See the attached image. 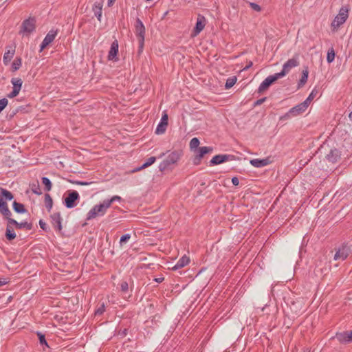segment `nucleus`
I'll use <instances>...</instances> for the list:
<instances>
[{
    "instance_id": "b1692460",
    "label": "nucleus",
    "mask_w": 352,
    "mask_h": 352,
    "mask_svg": "<svg viewBox=\"0 0 352 352\" xmlns=\"http://www.w3.org/2000/svg\"><path fill=\"white\" fill-rule=\"evenodd\" d=\"M12 208L14 212L19 214H23L27 212V210L25 206L21 203L17 202L16 201H14L12 203Z\"/></svg>"
},
{
    "instance_id": "5701e85b",
    "label": "nucleus",
    "mask_w": 352,
    "mask_h": 352,
    "mask_svg": "<svg viewBox=\"0 0 352 352\" xmlns=\"http://www.w3.org/2000/svg\"><path fill=\"white\" fill-rule=\"evenodd\" d=\"M15 50L10 47L8 49L3 55V61L6 65H7L14 56Z\"/></svg>"
},
{
    "instance_id": "bf43d9fd",
    "label": "nucleus",
    "mask_w": 352,
    "mask_h": 352,
    "mask_svg": "<svg viewBox=\"0 0 352 352\" xmlns=\"http://www.w3.org/2000/svg\"><path fill=\"white\" fill-rule=\"evenodd\" d=\"M144 168H142V165L141 166H139V167H138V168H136L133 169V170H132V173H135V172L140 171V170H142V169H144Z\"/></svg>"
},
{
    "instance_id": "a878e982",
    "label": "nucleus",
    "mask_w": 352,
    "mask_h": 352,
    "mask_svg": "<svg viewBox=\"0 0 352 352\" xmlns=\"http://www.w3.org/2000/svg\"><path fill=\"white\" fill-rule=\"evenodd\" d=\"M334 338H336L341 344H347V331L336 333Z\"/></svg>"
},
{
    "instance_id": "a18cd8bd",
    "label": "nucleus",
    "mask_w": 352,
    "mask_h": 352,
    "mask_svg": "<svg viewBox=\"0 0 352 352\" xmlns=\"http://www.w3.org/2000/svg\"><path fill=\"white\" fill-rule=\"evenodd\" d=\"M19 91L12 88V91L8 94V97L9 98H13L16 97L19 94Z\"/></svg>"
},
{
    "instance_id": "f8f14e48",
    "label": "nucleus",
    "mask_w": 352,
    "mask_h": 352,
    "mask_svg": "<svg viewBox=\"0 0 352 352\" xmlns=\"http://www.w3.org/2000/svg\"><path fill=\"white\" fill-rule=\"evenodd\" d=\"M280 78L276 73L274 75L267 76L259 85L258 93L262 94L267 90L274 82Z\"/></svg>"
},
{
    "instance_id": "a19ab883",
    "label": "nucleus",
    "mask_w": 352,
    "mask_h": 352,
    "mask_svg": "<svg viewBox=\"0 0 352 352\" xmlns=\"http://www.w3.org/2000/svg\"><path fill=\"white\" fill-rule=\"evenodd\" d=\"M131 238L130 234H125L122 235L120 239V243L122 245L123 243H126Z\"/></svg>"
},
{
    "instance_id": "f3484780",
    "label": "nucleus",
    "mask_w": 352,
    "mask_h": 352,
    "mask_svg": "<svg viewBox=\"0 0 352 352\" xmlns=\"http://www.w3.org/2000/svg\"><path fill=\"white\" fill-rule=\"evenodd\" d=\"M206 25V19L204 16L199 14L196 25L194 28L193 32L195 35L199 34Z\"/></svg>"
},
{
    "instance_id": "de8ad7c7",
    "label": "nucleus",
    "mask_w": 352,
    "mask_h": 352,
    "mask_svg": "<svg viewBox=\"0 0 352 352\" xmlns=\"http://www.w3.org/2000/svg\"><path fill=\"white\" fill-rule=\"evenodd\" d=\"M39 226L42 230H43L44 231H47V224L42 219L39 221Z\"/></svg>"
},
{
    "instance_id": "c756f323",
    "label": "nucleus",
    "mask_w": 352,
    "mask_h": 352,
    "mask_svg": "<svg viewBox=\"0 0 352 352\" xmlns=\"http://www.w3.org/2000/svg\"><path fill=\"white\" fill-rule=\"evenodd\" d=\"M44 201H45V206L46 208L47 209V211L50 212V210L52 208V206H53V199L48 193H46L45 195Z\"/></svg>"
},
{
    "instance_id": "20e7f679",
    "label": "nucleus",
    "mask_w": 352,
    "mask_h": 352,
    "mask_svg": "<svg viewBox=\"0 0 352 352\" xmlns=\"http://www.w3.org/2000/svg\"><path fill=\"white\" fill-rule=\"evenodd\" d=\"M135 29L139 44L138 53L140 54L142 52L144 45L145 27L139 18L136 19Z\"/></svg>"
},
{
    "instance_id": "412c9836",
    "label": "nucleus",
    "mask_w": 352,
    "mask_h": 352,
    "mask_svg": "<svg viewBox=\"0 0 352 352\" xmlns=\"http://www.w3.org/2000/svg\"><path fill=\"white\" fill-rule=\"evenodd\" d=\"M190 262V258L184 255L179 259L177 263L172 267L173 270H177L187 265Z\"/></svg>"
},
{
    "instance_id": "c85d7f7f",
    "label": "nucleus",
    "mask_w": 352,
    "mask_h": 352,
    "mask_svg": "<svg viewBox=\"0 0 352 352\" xmlns=\"http://www.w3.org/2000/svg\"><path fill=\"white\" fill-rule=\"evenodd\" d=\"M11 82L13 85L12 88L20 91L23 85L22 80L19 78H12L11 80Z\"/></svg>"
},
{
    "instance_id": "79ce46f5",
    "label": "nucleus",
    "mask_w": 352,
    "mask_h": 352,
    "mask_svg": "<svg viewBox=\"0 0 352 352\" xmlns=\"http://www.w3.org/2000/svg\"><path fill=\"white\" fill-rule=\"evenodd\" d=\"M8 103V101L6 98H2L0 100V113L6 108Z\"/></svg>"
},
{
    "instance_id": "393cba45",
    "label": "nucleus",
    "mask_w": 352,
    "mask_h": 352,
    "mask_svg": "<svg viewBox=\"0 0 352 352\" xmlns=\"http://www.w3.org/2000/svg\"><path fill=\"white\" fill-rule=\"evenodd\" d=\"M102 9V3L101 2L96 3L94 5L93 8H92L95 16L97 17V19L99 21H101Z\"/></svg>"
},
{
    "instance_id": "39448f33",
    "label": "nucleus",
    "mask_w": 352,
    "mask_h": 352,
    "mask_svg": "<svg viewBox=\"0 0 352 352\" xmlns=\"http://www.w3.org/2000/svg\"><path fill=\"white\" fill-rule=\"evenodd\" d=\"M349 16V8L347 7H342L338 15L335 17L331 23L333 30L338 29L340 25L344 24Z\"/></svg>"
},
{
    "instance_id": "052dcab7",
    "label": "nucleus",
    "mask_w": 352,
    "mask_h": 352,
    "mask_svg": "<svg viewBox=\"0 0 352 352\" xmlns=\"http://www.w3.org/2000/svg\"><path fill=\"white\" fill-rule=\"evenodd\" d=\"M85 25H86V22L85 23H82L80 25V28L82 29V31L85 30Z\"/></svg>"
},
{
    "instance_id": "f03ea898",
    "label": "nucleus",
    "mask_w": 352,
    "mask_h": 352,
    "mask_svg": "<svg viewBox=\"0 0 352 352\" xmlns=\"http://www.w3.org/2000/svg\"><path fill=\"white\" fill-rule=\"evenodd\" d=\"M183 155L182 150H175L172 151L166 158L159 165L160 171L164 172L168 169H173V166L176 165Z\"/></svg>"
},
{
    "instance_id": "338daca9",
    "label": "nucleus",
    "mask_w": 352,
    "mask_h": 352,
    "mask_svg": "<svg viewBox=\"0 0 352 352\" xmlns=\"http://www.w3.org/2000/svg\"><path fill=\"white\" fill-rule=\"evenodd\" d=\"M82 185H88V182H82L80 183Z\"/></svg>"
},
{
    "instance_id": "3c124183",
    "label": "nucleus",
    "mask_w": 352,
    "mask_h": 352,
    "mask_svg": "<svg viewBox=\"0 0 352 352\" xmlns=\"http://www.w3.org/2000/svg\"><path fill=\"white\" fill-rule=\"evenodd\" d=\"M232 183L234 186H238L239 184V180L238 179V177H233L232 178Z\"/></svg>"
},
{
    "instance_id": "13d9d810",
    "label": "nucleus",
    "mask_w": 352,
    "mask_h": 352,
    "mask_svg": "<svg viewBox=\"0 0 352 352\" xmlns=\"http://www.w3.org/2000/svg\"><path fill=\"white\" fill-rule=\"evenodd\" d=\"M253 63L252 61H250L248 64L244 67L243 70H247L252 66Z\"/></svg>"
},
{
    "instance_id": "f257e3e1",
    "label": "nucleus",
    "mask_w": 352,
    "mask_h": 352,
    "mask_svg": "<svg viewBox=\"0 0 352 352\" xmlns=\"http://www.w3.org/2000/svg\"><path fill=\"white\" fill-rule=\"evenodd\" d=\"M14 199L13 194L6 188H0V214L3 216L4 220L7 221L5 236L9 241L16 238L14 232V224L10 223L11 219L12 212L8 208L7 201H11Z\"/></svg>"
},
{
    "instance_id": "c03bdc74",
    "label": "nucleus",
    "mask_w": 352,
    "mask_h": 352,
    "mask_svg": "<svg viewBox=\"0 0 352 352\" xmlns=\"http://www.w3.org/2000/svg\"><path fill=\"white\" fill-rule=\"evenodd\" d=\"M121 290L124 292H126L129 289V284L126 281H123L120 284Z\"/></svg>"
},
{
    "instance_id": "6e6d98bb",
    "label": "nucleus",
    "mask_w": 352,
    "mask_h": 352,
    "mask_svg": "<svg viewBox=\"0 0 352 352\" xmlns=\"http://www.w3.org/2000/svg\"><path fill=\"white\" fill-rule=\"evenodd\" d=\"M8 281L5 278H0V287L5 285Z\"/></svg>"
},
{
    "instance_id": "e2e57ef3",
    "label": "nucleus",
    "mask_w": 352,
    "mask_h": 352,
    "mask_svg": "<svg viewBox=\"0 0 352 352\" xmlns=\"http://www.w3.org/2000/svg\"><path fill=\"white\" fill-rule=\"evenodd\" d=\"M349 118L350 120L352 122V111L349 113Z\"/></svg>"
},
{
    "instance_id": "603ef678",
    "label": "nucleus",
    "mask_w": 352,
    "mask_h": 352,
    "mask_svg": "<svg viewBox=\"0 0 352 352\" xmlns=\"http://www.w3.org/2000/svg\"><path fill=\"white\" fill-rule=\"evenodd\" d=\"M49 44L47 43H45V41L43 40L40 45V52L43 51Z\"/></svg>"
},
{
    "instance_id": "aec40b11",
    "label": "nucleus",
    "mask_w": 352,
    "mask_h": 352,
    "mask_svg": "<svg viewBox=\"0 0 352 352\" xmlns=\"http://www.w3.org/2000/svg\"><path fill=\"white\" fill-rule=\"evenodd\" d=\"M307 109V107L305 106V103L301 102L290 109L289 113H292V116H296L305 112Z\"/></svg>"
},
{
    "instance_id": "bb28decb",
    "label": "nucleus",
    "mask_w": 352,
    "mask_h": 352,
    "mask_svg": "<svg viewBox=\"0 0 352 352\" xmlns=\"http://www.w3.org/2000/svg\"><path fill=\"white\" fill-rule=\"evenodd\" d=\"M57 35V30H51L44 38L45 43H47L49 45L54 40Z\"/></svg>"
},
{
    "instance_id": "2eb2a0df",
    "label": "nucleus",
    "mask_w": 352,
    "mask_h": 352,
    "mask_svg": "<svg viewBox=\"0 0 352 352\" xmlns=\"http://www.w3.org/2000/svg\"><path fill=\"white\" fill-rule=\"evenodd\" d=\"M52 224L55 230L61 231L62 230V218L60 212H54L51 216Z\"/></svg>"
},
{
    "instance_id": "58836bf2",
    "label": "nucleus",
    "mask_w": 352,
    "mask_h": 352,
    "mask_svg": "<svg viewBox=\"0 0 352 352\" xmlns=\"http://www.w3.org/2000/svg\"><path fill=\"white\" fill-rule=\"evenodd\" d=\"M107 202L109 207L111 206V204L114 201H120L122 200V198L120 196L115 195L113 196L111 199H105Z\"/></svg>"
},
{
    "instance_id": "2f4dec72",
    "label": "nucleus",
    "mask_w": 352,
    "mask_h": 352,
    "mask_svg": "<svg viewBox=\"0 0 352 352\" xmlns=\"http://www.w3.org/2000/svg\"><path fill=\"white\" fill-rule=\"evenodd\" d=\"M21 63H22L21 58L16 57L12 64L11 70L12 72L17 71L21 66Z\"/></svg>"
},
{
    "instance_id": "dca6fc26",
    "label": "nucleus",
    "mask_w": 352,
    "mask_h": 352,
    "mask_svg": "<svg viewBox=\"0 0 352 352\" xmlns=\"http://www.w3.org/2000/svg\"><path fill=\"white\" fill-rule=\"evenodd\" d=\"M167 125L168 115L166 113H164L161 118L160 122L158 124L155 129V133L157 135L164 133L166 131Z\"/></svg>"
},
{
    "instance_id": "0e129e2a",
    "label": "nucleus",
    "mask_w": 352,
    "mask_h": 352,
    "mask_svg": "<svg viewBox=\"0 0 352 352\" xmlns=\"http://www.w3.org/2000/svg\"><path fill=\"white\" fill-rule=\"evenodd\" d=\"M165 155V153H162L160 156H159V158H162V157H164Z\"/></svg>"
},
{
    "instance_id": "72a5a7b5",
    "label": "nucleus",
    "mask_w": 352,
    "mask_h": 352,
    "mask_svg": "<svg viewBox=\"0 0 352 352\" xmlns=\"http://www.w3.org/2000/svg\"><path fill=\"white\" fill-rule=\"evenodd\" d=\"M335 56H336V54H335V51H334L333 48L331 47V48L329 49V50L327 52V63H332L334 60Z\"/></svg>"
},
{
    "instance_id": "a211bd4d",
    "label": "nucleus",
    "mask_w": 352,
    "mask_h": 352,
    "mask_svg": "<svg viewBox=\"0 0 352 352\" xmlns=\"http://www.w3.org/2000/svg\"><path fill=\"white\" fill-rule=\"evenodd\" d=\"M10 224H14V228L16 229H23V228H25V229H26L28 230H30L33 228V225L30 222H28V221L18 222L14 219H13L12 217H11V219H10Z\"/></svg>"
},
{
    "instance_id": "774afa93",
    "label": "nucleus",
    "mask_w": 352,
    "mask_h": 352,
    "mask_svg": "<svg viewBox=\"0 0 352 352\" xmlns=\"http://www.w3.org/2000/svg\"><path fill=\"white\" fill-rule=\"evenodd\" d=\"M167 14H168V11H166V12L164 13L163 18H164V17H165V16H166V15H167Z\"/></svg>"
},
{
    "instance_id": "0eeeda50",
    "label": "nucleus",
    "mask_w": 352,
    "mask_h": 352,
    "mask_svg": "<svg viewBox=\"0 0 352 352\" xmlns=\"http://www.w3.org/2000/svg\"><path fill=\"white\" fill-rule=\"evenodd\" d=\"M299 65V61L298 55H296L292 58L289 59L286 63H284L282 70L276 73L280 78L284 77L288 74L290 70Z\"/></svg>"
},
{
    "instance_id": "4c0bfd02",
    "label": "nucleus",
    "mask_w": 352,
    "mask_h": 352,
    "mask_svg": "<svg viewBox=\"0 0 352 352\" xmlns=\"http://www.w3.org/2000/svg\"><path fill=\"white\" fill-rule=\"evenodd\" d=\"M156 161L155 157H150L148 158L146 162L142 164V168H147L152 165Z\"/></svg>"
},
{
    "instance_id": "680f3d73",
    "label": "nucleus",
    "mask_w": 352,
    "mask_h": 352,
    "mask_svg": "<svg viewBox=\"0 0 352 352\" xmlns=\"http://www.w3.org/2000/svg\"><path fill=\"white\" fill-rule=\"evenodd\" d=\"M115 1L116 0H108V6H111L115 2Z\"/></svg>"
},
{
    "instance_id": "7ed1b4c3",
    "label": "nucleus",
    "mask_w": 352,
    "mask_h": 352,
    "mask_svg": "<svg viewBox=\"0 0 352 352\" xmlns=\"http://www.w3.org/2000/svg\"><path fill=\"white\" fill-rule=\"evenodd\" d=\"M80 196L78 192L74 190H69L64 194L63 203L67 208H74L77 205Z\"/></svg>"
},
{
    "instance_id": "69168bd1",
    "label": "nucleus",
    "mask_w": 352,
    "mask_h": 352,
    "mask_svg": "<svg viewBox=\"0 0 352 352\" xmlns=\"http://www.w3.org/2000/svg\"><path fill=\"white\" fill-rule=\"evenodd\" d=\"M19 107H21V108H19V111H22L23 110L25 109V108L22 106H20Z\"/></svg>"
},
{
    "instance_id": "ea45409f",
    "label": "nucleus",
    "mask_w": 352,
    "mask_h": 352,
    "mask_svg": "<svg viewBox=\"0 0 352 352\" xmlns=\"http://www.w3.org/2000/svg\"><path fill=\"white\" fill-rule=\"evenodd\" d=\"M19 108L20 107H15L14 109H11L10 110V111L8 112L7 116H8L10 118V119H11L16 114V113H18L19 111Z\"/></svg>"
},
{
    "instance_id": "1a4fd4ad",
    "label": "nucleus",
    "mask_w": 352,
    "mask_h": 352,
    "mask_svg": "<svg viewBox=\"0 0 352 352\" xmlns=\"http://www.w3.org/2000/svg\"><path fill=\"white\" fill-rule=\"evenodd\" d=\"M351 252V248L347 243H343L339 247L334 254L333 259L335 261H344L345 260Z\"/></svg>"
},
{
    "instance_id": "09e8293b",
    "label": "nucleus",
    "mask_w": 352,
    "mask_h": 352,
    "mask_svg": "<svg viewBox=\"0 0 352 352\" xmlns=\"http://www.w3.org/2000/svg\"><path fill=\"white\" fill-rule=\"evenodd\" d=\"M292 117H293V116H292V113H289V111L285 115L280 117V120H285L289 119Z\"/></svg>"
},
{
    "instance_id": "4be33fe9",
    "label": "nucleus",
    "mask_w": 352,
    "mask_h": 352,
    "mask_svg": "<svg viewBox=\"0 0 352 352\" xmlns=\"http://www.w3.org/2000/svg\"><path fill=\"white\" fill-rule=\"evenodd\" d=\"M308 76H309V69H308V67L306 66V67H304V69L302 71L301 78L298 82V89H300V87H303L306 84L307 79H308Z\"/></svg>"
},
{
    "instance_id": "7c9ffc66",
    "label": "nucleus",
    "mask_w": 352,
    "mask_h": 352,
    "mask_svg": "<svg viewBox=\"0 0 352 352\" xmlns=\"http://www.w3.org/2000/svg\"><path fill=\"white\" fill-rule=\"evenodd\" d=\"M42 184L44 185V190L47 192H49L51 190L52 187V184L49 178L46 177H43L41 178Z\"/></svg>"
},
{
    "instance_id": "473e14b6",
    "label": "nucleus",
    "mask_w": 352,
    "mask_h": 352,
    "mask_svg": "<svg viewBox=\"0 0 352 352\" xmlns=\"http://www.w3.org/2000/svg\"><path fill=\"white\" fill-rule=\"evenodd\" d=\"M236 80L237 79H236V76H232V77L228 78L226 82L225 88L226 89H228L232 87L234 85V84L236 83Z\"/></svg>"
},
{
    "instance_id": "9b49d317",
    "label": "nucleus",
    "mask_w": 352,
    "mask_h": 352,
    "mask_svg": "<svg viewBox=\"0 0 352 352\" xmlns=\"http://www.w3.org/2000/svg\"><path fill=\"white\" fill-rule=\"evenodd\" d=\"M236 157L233 155L219 154L214 156L210 161V166H215L221 164L228 161L235 160Z\"/></svg>"
},
{
    "instance_id": "49530a36",
    "label": "nucleus",
    "mask_w": 352,
    "mask_h": 352,
    "mask_svg": "<svg viewBox=\"0 0 352 352\" xmlns=\"http://www.w3.org/2000/svg\"><path fill=\"white\" fill-rule=\"evenodd\" d=\"M267 100V97H263L262 98H260L258 100H257L256 101H255L254 102V107H256V106H258V105H261L262 104L265 100Z\"/></svg>"
},
{
    "instance_id": "864d4df0",
    "label": "nucleus",
    "mask_w": 352,
    "mask_h": 352,
    "mask_svg": "<svg viewBox=\"0 0 352 352\" xmlns=\"http://www.w3.org/2000/svg\"><path fill=\"white\" fill-rule=\"evenodd\" d=\"M347 341L349 342V343L352 342V331H347Z\"/></svg>"
},
{
    "instance_id": "cd10ccee",
    "label": "nucleus",
    "mask_w": 352,
    "mask_h": 352,
    "mask_svg": "<svg viewBox=\"0 0 352 352\" xmlns=\"http://www.w3.org/2000/svg\"><path fill=\"white\" fill-rule=\"evenodd\" d=\"M318 90L316 88H314L311 92L309 94V96L307 98V99L302 102L303 103H305V106L307 107H309L311 102L314 99V98L318 95Z\"/></svg>"
},
{
    "instance_id": "8fccbe9b",
    "label": "nucleus",
    "mask_w": 352,
    "mask_h": 352,
    "mask_svg": "<svg viewBox=\"0 0 352 352\" xmlns=\"http://www.w3.org/2000/svg\"><path fill=\"white\" fill-rule=\"evenodd\" d=\"M128 329H124L123 330H120L118 333V335L121 336V338H124L127 335Z\"/></svg>"
},
{
    "instance_id": "5fc2aeb1",
    "label": "nucleus",
    "mask_w": 352,
    "mask_h": 352,
    "mask_svg": "<svg viewBox=\"0 0 352 352\" xmlns=\"http://www.w3.org/2000/svg\"><path fill=\"white\" fill-rule=\"evenodd\" d=\"M33 192L36 195H40L42 194V192L41 191L39 187L38 186L36 189L32 190Z\"/></svg>"
},
{
    "instance_id": "4468645a",
    "label": "nucleus",
    "mask_w": 352,
    "mask_h": 352,
    "mask_svg": "<svg viewBox=\"0 0 352 352\" xmlns=\"http://www.w3.org/2000/svg\"><path fill=\"white\" fill-rule=\"evenodd\" d=\"M118 42L117 40H115L111 45L110 50L108 54V59L109 60H115L117 61L118 60Z\"/></svg>"
},
{
    "instance_id": "4d7b16f0",
    "label": "nucleus",
    "mask_w": 352,
    "mask_h": 352,
    "mask_svg": "<svg viewBox=\"0 0 352 352\" xmlns=\"http://www.w3.org/2000/svg\"><path fill=\"white\" fill-rule=\"evenodd\" d=\"M164 280V277H160V278H156L154 279V280L158 283H162L163 280Z\"/></svg>"
},
{
    "instance_id": "423d86ee",
    "label": "nucleus",
    "mask_w": 352,
    "mask_h": 352,
    "mask_svg": "<svg viewBox=\"0 0 352 352\" xmlns=\"http://www.w3.org/2000/svg\"><path fill=\"white\" fill-rule=\"evenodd\" d=\"M36 29V19L34 17H29L25 19L21 25L19 34H25L27 36L32 33Z\"/></svg>"
},
{
    "instance_id": "e433bc0d",
    "label": "nucleus",
    "mask_w": 352,
    "mask_h": 352,
    "mask_svg": "<svg viewBox=\"0 0 352 352\" xmlns=\"http://www.w3.org/2000/svg\"><path fill=\"white\" fill-rule=\"evenodd\" d=\"M36 335L38 336L40 344L41 345H43V346L45 345L47 347H49L48 344H47V342L46 341V339H45V336L44 334H43L41 332H39V331H38L36 333Z\"/></svg>"
},
{
    "instance_id": "c9c22d12",
    "label": "nucleus",
    "mask_w": 352,
    "mask_h": 352,
    "mask_svg": "<svg viewBox=\"0 0 352 352\" xmlns=\"http://www.w3.org/2000/svg\"><path fill=\"white\" fill-rule=\"evenodd\" d=\"M200 144L199 140L197 138H193L190 142V148L191 150L196 149L197 150L199 148V145Z\"/></svg>"
},
{
    "instance_id": "6e6552de",
    "label": "nucleus",
    "mask_w": 352,
    "mask_h": 352,
    "mask_svg": "<svg viewBox=\"0 0 352 352\" xmlns=\"http://www.w3.org/2000/svg\"><path fill=\"white\" fill-rule=\"evenodd\" d=\"M109 208V206L106 200H104L102 204L96 205L91 210H89V219L103 216Z\"/></svg>"
},
{
    "instance_id": "9d476101",
    "label": "nucleus",
    "mask_w": 352,
    "mask_h": 352,
    "mask_svg": "<svg viewBox=\"0 0 352 352\" xmlns=\"http://www.w3.org/2000/svg\"><path fill=\"white\" fill-rule=\"evenodd\" d=\"M197 153L195 155L192 163L194 165H199L201 164V160L204 158V155L212 152L213 148L211 146H201L199 147L197 150Z\"/></svg>"
},
{
    "instance_id": "ddd939ff",
    "label": "nucleus",
    "mask_w": 352,
    "mask_h": 352,
    "mask_svg": "<svg viewBox=\"0 0 352 352\" xmlns=\"http://www.w3.org/2000/svg\"><path fill=\"white\" fill-rule=\"evenodd\" d=\"M325 157L329 162L335 164L340 160L341 152L336 148H331L329 153L327 154Z\"/></svg>"
},
{
    "instance_id": "6ab92c4d",
    "label": "nucleus",
    "mask_w": 352,
    "mask_h": 352,
    "mask_svg": "<svg viewBox=\"0 0 352 352\" xmlns=\"http://www.w3.org/2000/svg\"><path fill=\"white\" fill-rule=\"evenodd\" d=\"M250 163L256 168H261L270 164L271 163V160L269 157L264 159H253L250 160Z\"/></svg>"
},
{
    "instance_id": "f704fd0d",
    "label": "nucleus",
    "mask_w": 352,
    "mask_h": 352,
    "mask_svg": "<svg viewBox=\"0 0 352 352\" xmlns=\"http://www.w3.org/2000/svg\"><path fill=\"white\" fill-rule=\"evenodd\" d=\"M105 311V305L104 302H102L99 305L98 307L95 310L94 317L101 316Z\"/></svg>"
},
{
    "instance_id": "37998d69",
    "label": "nucleus",
    "mask_w": 352,
    "mask_h": 352,
    "mask_svg": "<svg viewBox=\"0 0 352 352\" xmlns=\"http://www.w3.org/2000/svg\"><path fill=\"white\" fill-rule=\"evenodd\" d=\"M249 5H250V8L252 10H254V11H256V12L261 11V7L258 4H257L256 3L250 2V3H249Z\"/></svg>"
}]
</instances>
